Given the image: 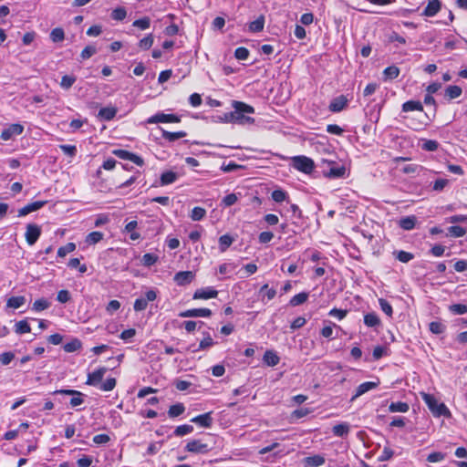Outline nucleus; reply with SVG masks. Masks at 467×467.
<instances>
[{
	"label": "nucleus",
	"instance_id": "1",
	"mask_svg": "<svg viewBox=\"0 0 467 467\" xmlns=\"http://www.w3.org/2000/svg\"><path fill=\"white\" fill-rule=\"evenodd\" d=\"M107 370V368L100 367L95 371L88 373L86 384L99 387V389L102 391H111L117 384L115 378H108L104 382H101Z\"/></svg>",
	"mask_w": 467,
	"mask_h": 467
},
{
	"label": "nucleus",
	"instance_id": "2",
	"mask_svg": "<svg viewBox=\"0 0 467 467\" xmlns=\"http://www.w3.org/2000/svg\"><path fill=\"white\" fill-rule=\"evenodd\" d=\"M420 395L434 417L450 418L451 416L447 406L442 402L440 403L433 395L425 392H421Z\"/></svg>",
	"mask_w": 467,
	"mask_h": 467
},
{
	"label": "nucleus",
	"instance_id": "3",
	"mask_svg": "<svg viewBox=\"0 0 467 467\" xmlns=\"http://www.w3.org/2000/svg\"><path fill=\"white\" fill-rule=\"evenodd\" d=\"M232 105L233 108L234 109V123H254V119L253 118L244 115L245 113L253 114L254 112V109L252 106L237 100H234Z\"/></svg>",
	"mask_w": 467,
	"mask_h": 467
},
{
	"label": "nucleus",
	"instance_id": "4",
	"mask_svg": "<svg viewBox=\"0 0 467 467\" xmlns=\"http://www.w3.org/2000/svg\"><path fill=\"white\" fill-rule=\"evenodd\" d=\"M322 173L324 177L328 179H339L345 177L346 167L337 163L335 161L321 160Z\"/></svg>",
	"mask_w": 467,
	"mask_h": 467
},
{
	"label": "nucleus",
	"instance_id": "5",
	"mask_svg": "<svg viewBox=\"0 0 467 467\" xmlns=\"http://www.w3.org/2000/svg\"><path fill=\"white\" fill-rule=\"evenodd\" d=\"M292 165L296 170L306 174H311L315 169L314 161L304 155L293 157Z\"/></svg>",
	"mask_w": 467,
	"mask_h": 467
},
{
	"label": "nucleus",
	"instance_id": "6",
	"mask_svg": "<svg viewBox=\"0 0 467 467\" xmlns=\"http://www.w3.org/2000/svg\"><path fill=\"white\" fill-rule=\"evenodd\" d=\"M157 293L158 291L152 288L144 294V297L137 298L133 305L134 310L137 312L145 310L149 302H152L157 299Z\"/></svg>",
	"mask_w": 467,
	"mask_h": 467
},
{
	"label": "nucleus",
	"instance_id": "7",
	"mask_svg": "<svg viewBox=\"0 0 467 467\" xmlns=\"http://www.w3.org/2000/svg\"><path fill=\"white\" fill-rule=\"evenodd\" d=\"M181 121V117L175 114H165L163 112L157 113L148 119L147 122L150 124L154 123H178Z\"/></svg>",
	"mask_w": 467,
	"mask_h": 467
},
{
	"label": "nucleus",
	"instance_id": "8",
	"mask_svg": "<svg viewBox=\"0 0 467 467\" xmlns=\"http://www.w3.org/2000/svg\"><path fill=\"white\" fill-rule=\"evenodd\" d=\"M54 395L56 394H62V395H69L72 396L70 400V405L72 407H78L84 402L83 396L84 394L81 393L78 390L75 389H57L53 392Z\"/></svg>",
	"mask_w": 467,
	"mask_h": 467
},
{
	"label": "nucleus",
	"instance_id": "9",
	"mask_svg": "<svg viewBox=\"0 0 467 467\" xmlns=\"http://www.w3.org/2000/svg\"><path fill=\"white\" fill-rule=\"evenodd\" d=\"M41 235V227L36 223H28L26 225V230L25 234V237L26 243L29 245H33L36 243L38 238Z\"/></svg>",
	"mask_w": 467,
	"mask_h": 467
},
{
	"label": "nucleus",
	"instance_id": "10",
	"mask_svg": "<svg viewBox=\"0 0 467 467\" xmlns=\"http://www.w3.org/2000/svg\"><path fill=\"white\" fill-rule=\"evenodd\" d=\"M24 131V126L19 123H14L4 129L1 132L0 138L3 140H9L16 136L21 135Z\"/></svg>",
	"mask_w": 467,
	"mask_h": 467
},
{
	"label": "nucleus",
	"instance_id": "11",
	"mask_svg": "<svg viewBox=\"0 0 467 467\" xmlns=\"http://www.w3.org/2000/svg\"><path fill=\"white\" fill-rule=\"evenodd\" d=\"M112 153L118 158H119L121 160L130 161L138 166H142L144 164V161L141 157H140L130 151H128L126 150H122V149L114 150L112 151Z\"/></svg>",
	"mask_w": 467,
	"mask_h": 467
},
{
	"label": "nucleus",
	"instance_id": "12",
	"mask_svg": "<svg viewBox=\"0 0 467 467\" xmlns=\"http://www.w3.org/2000/svg\"><path fill=\"white\" fill-rule=\"evenodd\" d=\"M194 273L192 271H181L175 274L173 280L181 286L189 285L194 279Z\"/></svg>",
	"mask_w": 467,
	"mask_h": 467
},
{
	"label": "nucleus",
	"instance_id": "13",
	"mask_svg": "<svg viewBox=\"0 0 467 467\" xmlns=\"http://www.w3.org/2000/svg\"><path fill=\"white\" fill-rule=\"evenodd\" d=\"M218 296V291L212 286L197 289L193 296V299H210L215 298Z\"/></svg>",
	"mask_w": 467,
	"mask_h": 467
},
{
	"label": "nucleus",
	"instance_id": "14",
	"mask_svg": "<svg viewBox=\"0 0 467 467\" xmlns=\"http://www.w3.org/2000/svg\"><path fill=\"white\" fill-rule=\"evenodd\" d=\"M185 451L193 453H206L209 451V448L206 443H202L200 440H192L186 444Z\"/></svg>",
	"mask_w": 467,
	"mask_h": 467
},
{
	"label": "nucleus",
	"instance_id": "15",
	"mask_svg": "<svg viewBox=\"0 0 467 467\" xmlns=\"http://www.w3.org/2000/svg\"><path fill=\"white\" fill-rule=\"evenodd\" d=\"M179 316L181 317H209L212 316V311L209 308H192L181 312Z\"/></svg>",
	"mask_w": 467,
	"mask_h": 467
},
{
	"label": "nucleus",
	"instance_id": "16",
	"mask_svg": "<svg viewBox=\"0 0 467 467\" xmlns=\"http://www.w3.org/2000/svg\"><path fill=\"white\" fill-rule=\"evenodd\" d=\"M441 9V3L440 0H428V4L421 13V16L432 17L436 16Z\"/></svg>",
	"mask_w": 467,
	"mask_h": 467
},
{
	"label": "nucleus",
	"instance_id": "17",
	"mask_svg": "<svg viewBox=\"0 0 467 467\" xmlns=\"http://www.w3.org/2000/svg\"><path fill=\"white\" fill-rule=\"evenodd\" d=\"M348 102V98L345 95H340L331 100L328 109L331 112H340L347 107Z\"/></svg>",
	"mask_w": 467,
	"mask_h": 467
},
{
	"label": "nucleus",
	"instance_id": "18",
	"mask_svg": "<svg viewBox=\"0 0 467 467\" xmlns=\"http://www.w3.org/2000/svg\"><path fill=\"white\" fill-rule=\"evenodd\" d=\"M47 202V201H36L28 203L18 210V216L23 217L29 214L30 213L36 212L45 206Z\"/></svg>",
	"mask_w": 467,
	"mask_h": 467
},
{
	"label": "nucleus",
	"instance_id": "19",
	"mask_svg": "<svg viewBox=\"0 0 467 467\" xmlns=\"http://www.w3.org/2000/svg\"><path fill=\"white\" fill-rule=\"evenodd\" d=\"M379 384V381H367V382H363L361 383L356 389V393L352 396L350 401H353L355 400L356 399H358V397H360L361 395L365 394L366 392L371 390V389H376Z\"/></svg>",
	"mask_w": 467,
	"mask_h": 467
},
{
	"label": "nucleus",
	"instance_id": "20",
	"mask_svg": "<svg viewBox=\"0 0 467 467\" xmlns=\"http://www.w3.org/2000/svg\"><path fill=\"white\" fill-rule=\"evenodd\" d=\"M191 421L200 427L210 428L213 423V419L212 417V412L210 411L192 418Z\"/></svg>",
	"mask_w": 467,
	"mask_h": 467
},
{
	"label": "nucleus",
	"instance_id": "21",
	"mask_svg": "<svg viewBox=\"0 0 467 467\" xmlns=\"http://www.w3.org/2000/svg\"><path fill=\"white\" fill-rule=\"evenodd\" d=\"M417 223V217L415 215L405 216L400 219L399 226L405 230L410 231L415 228Z\"/></svg>",
	"mask_w": 467,
	"mask_h": 467
},
{
	"label": "nucleus",
	"instance_id": "22",
	"mask_svg": "<svg viewBox=\"0 0 467 467\" xmlns=\"http://www.w3.org/2000/svg\"><path fill=\"white\" fill-rule=\"evenodd\" d=\"M423 101H424L425 105H432L433 106V110H432L431 116H430L429 114L425 113V119H427L425 124H428L429 122L432 121L433 119L435 118V116H436L437 103H436L435 99L432 97V94H429V93H427L424 96V100Z\"/></svg>",
	"mask_w": 467,
	"mask_h": 467
},
{
	"label": "nucleus",
	"instance_id": "23",
	"mask_svg": "<svg viewBox=\"0 0 467 467\" xmlns=\"http://www.w3.org/2000/svg\"><path fill=\"white\" fill-rule=\"evenodd\" d=\"M161 131V137L168 140L169 142H173L179 139H182V138H184L187 133L185 131H176V132H171V131H168L162 128H160Z\"/></svg>",
	"mask_w": 467,
	"mask_h": 467
},
{
	"label": "nucleus",
	"instance_id": "24",
	"mask_svg": "<svg viewBox=\"0 0 467 467\" xmlns=\"http://www.w3.org/2000/svg\"><path fill=\"white\" fill-rule=\"evenodd\" d=\"M116 114H117V109L115 107H105V108H101L99 109L98 117L101 120L109 121L112 119H114Z\"/></svg>",
	"mask_w": 467,
	"mask_h": 467
},
{
	"label": "nucleus",
	"instance_id": "25",
	"mask_svg": "<svg viewBox=\"0 0 467 467\" xmlns=\"http://www.w3.org/2000/svg\"><path fill=\"white\" fill-rule=\"evenodd\" d=\"M263 361L269 367H275L279 363L280 358L275 351L266 350L264 354Z\"/></svg>",
	"mask_w": 467,
	"mask_h": 467
},
{
	"label": "nucleus",
	"instance_id": "26",
	"mask_svg": "<svg viewBox=\"0 0 467 467\" xmlns=\"http://www.w3.org/2000/svg\"><path fill=\"white\" fill-rule=\"evenodd\" d=\"M423 111L422 103L419 100H408L402 104V111L410 112V111Z\"/></svg>",
	"mask_w": 467,
	"mask_h": 467
},
{
	"label": "nucleus",
	"instance_id": "27",
	"mask_svg": "<svg viewBox=\"0 0 467 467\" xmlns=\"http://www.w3.org/2000/svg\"><path fill=\"white\" fill-rule=\"evenodd\" d=\"M349 430V424L347 422H343L335 425L332 429V432L335 436L343 438L348 436Z\"/></svg>",
	"mask_w": 467,
	"mask_h": 467
},
{
	"label": "nucleus",
	"instance_id": "28",
	"mask_svg": "<svg viewBox=\"0 0 467 467\" xmlns=\"http://www.w3.org/2000/svg\"><path fill=\"white\" fill-rule=\"evenodd\" d=\"M304 461L306 465L309 467H319L325 463V458L319 454L306 457Z\"/></svg>",
	"mask_w": 467,
	"mask_h": 467
},
{
	"label": "nucleus",
	"instance_id": "29",
	"mask_svg": "<svg viewBox=\"0 0 467 467\" xmlns=\"http://www.w3.org/2000/svg\"><path fill=\"white\" fill-rule=\"evenodd\" d=\"M364 324L368 327H375L380 325V319L374 312L364 316Z\"/></svg>",
	"mask_w": 467,
	"mask_h": 467
},
{
	"label": "nucleus",
	"instance_id": "30",
	"mask_svg": "<svg viewBox=\"0 0 467 467\" xmlns=\"http://www.w3.org/2000/svg\"><path fill=\"white\" fill-rule=\"evenodd\" d=\"M462 93V89L461 87L456 85L448 86L445 89V97L448 99H454L459 98Z\"/></svg>",
	"mask_w": 467,
	"mask_h": 467
},
{
	"label": "nucleus",
	"instance_id": "31",
	"mask_svg": "<svg viewBox=\"0 0 467 467\" xmlns=\"http://www.w3.org/2000/svg\"><path fill=\"white\" fill-rule=\"evenodd\" d=\"M178 178V175L176 172L172 171H167L161 173V185H168L171 183H173Z\"/></svg>",
	"mask_w": 467,
	"mask_h": 467
},
{
	"label": "nucleus",
	"instance_id": "32",
	"mask_svg": "<svg viewBox=\"0 0 467 467\" xmlns=\"http://www.w3.org/2000/svg\"><path fill=\"white\" fill-rule=\"evenodd\" d=\"M26 303V297L23 296H11L7 299L6 306L14 309L21 307Z\"/></svg>",
	"mask_w": 467,
	"mask_h": 467
},
{
	"label": "nucleus",
	"instance_id": "33",
	"mask_svg": "<svg viewBox=\"0 0 467 467\" xmlns=\"http://www.w3.org/2000/svg\"><path fill=\"white\" fill-rule=\"evenodd\" d=\"M410 410V406L407 402L398 401L391 402L389 406L390 412H407Z\"/></svg>",
	"mask_w": 467,
	"mask_h": 467
},
{
	"label": "nucleus",
	"instance_id": "34",
	"mask_svg": "<svg viewBox=\"0 0 467 467\" xmlns=\"http://www.w3.org/2000/svg\"><path fill=\"white\" fill-rule=\"evenodd\" d=\"M15 332L18 335L30 333L31 327L26 319L20 320L15 324Z\"/></svg>",
	"mask_w": 467,
	"mask_h": 467
},
{
	"label": "nucleus",
	"instance_id": "35",
	"mask_svg": "<svg viewBox=\"0 0 467 467\" xmlns=\"http://www.w3.org/2000/svg\"><path fill=\"white\" fill-rule=\"evenodd\" d=\"M234 239L229 234H223L219 238V248L221 252H225L231 244L234 243Z\"/></svg>",
	"mask_w": 467,
	"mask_h": 467
},
{
	"label": "nucleus",
	"instance_id": "36",
	"mask_svg": "<svg viewBox=\"0 0 467 467\" xmlns=\"http://www.w3.org/2000/svg\"><path fill=\"white\" fill-rule=\"evenodd\" d=\"M308 298V293L306 292H301L296 296H294L290 301H289V305L291 306H300L302 304H304Z\"/></svg>",
	"mask_w": 467,
	"mask_h": 467
},
{
	"label": "nucleus",
	"instance_id": "37",
	"mask_svg": "<svg viewBox=\"0 0 467 467\" xmlns=\"http://www.w3.org/2000/svg\"><path fill=\"white\" fill-rule=\"evenodd\" d=\"M393 255L395 256V258L397 260H399L401 263H409L410 260H412L414 258L413 254H411L410 252L403 251V250L394 251Z\"/></svg>",
	"mask_w": 467,
	"mask_h": 467
},
{
	"label": "nucleus",
	"instance_id": "38",
	"mask_svg": "<svg viewBox=\"0 0 467 467\" xmlns=\"http://www.w3.org/2000/svg\"><path fill=\"white\" fill-rule=\"evenodd\" d=\"M184 411V405L182 403H176L169 408L168 415L170 418H175L182 415Z\"/></svg>",
	"mask_w": 467,
	"mask_h": 467
},
{
	"label": "nucleus",
	"instance_id": "39",
	"mask_svg": "<svg viewBox=\"0 0 467 467\" xmlns=\"http://www.w3.org/2000/svg\"><path fill=\"white\" fill-rule=\"evenodd\" d=\"M103 237L104 234L101 232H91L86 236L85 242L89 245H93L100 242Z\"/></svg>",
	"mask_w": 467,
	"mask_h": 467
},
{
	"label": "nucleus",
	"instance_id": "40",
	"mask_svg": "<svg viewBox=\"0 0 467 467\" xmlns=\"http://www.w3.org/2000/svg\"><path fill=\"white\" fill-rule=\"evenodd\" d=\"M159 260V256L155 254H151V253H148V254H145L140 262L142 264V265L146 266V267H150L151 265H155Z\"/></svg>",
	"mask_w": 467,
	"mask_h": 467
},
{
	"label": "nucleus",
	"instance_id": "41",
	"mask_svg": "<svg viewBox=\"0 0 467 467\" xmlns=\"http://www.w3.org/2000/svg\"><path fill=\"white\" fill-rule=\"evenodd\" d=\"M81 348V342L78 338H73L71 341L63 346V349L67 353L75 352Z\"/></svg>",
	"mask_w": 467,
	"mask_h": 467
},
{
	"label": "nucleus",
	"instance_id": "42",
	"mask_svg": "<svg viewBox=\"0 0 467 467\" xmlns=\"http://www.w3.org/2000/svg\"><path fill=\"white\" fill-rule=\"evenodd\" d=\"M265 26V17L264 16H260L257 19L251 22L249 25V29L251 32H261L264 29Z\"/></svg>",
	"mask_w": 467,
	"mask_h": 467
},
{
	"label": "nucleus",
	"instance_id": "43",
	"mask_svg": "<svg viewBox=\"0 0 467 467\" xmlns=\"http://www.w3.org/2000/svg\"><path fill=\"white\" fill-rule=\"evenodd\" d=\"M259 294L263 296L262 301H264L265 297H266L268 300H272L275 296L276 291L274 288H269L268 285L265 284L261 286Z\"/></svg>",
	"mask_w": 467,
	"mask_h": 467
},
{
	"label": "nucleus",
	"instance_id": "44",
	"mask_svg": "<svg viewBox=\"0 0 467 467\" xmlns=\"http://www.w3.org/2000/svg\"><path fill=\"white\" fill-rule=\"evenodd\" d=\"M76 80H77V78L75 76H73V75H65L61 78L60 87L63 89L67 90V89H69L74 85Z\"/></svg>",
	"mask_w": 467,
	"mask_h": 467
},
{
	"label": "nucleus",
	"instance_id": "45",
	"mask_svg": "<svg viewBox=\"0 0 467 467\" xmlns=\"http://www.w3.org/2000/svg\"><path fill=\"white\" fill-rule=\"evenodd\" d=\"M271 197L275 202H282L287 201L288 194L285 191L277 189L272 192Z\"/></svg>",
	"mask_w": 467,
	"mask_h": 467
},
{
	"label": "nucleus",
	"instance_id": "46",
	"mask_svg": "<svg viewBox=\"0 0 467 467\" xmlns=\"http://www.w3.org/2000/svg\"><path fill=\"white\" fill-rule=\"evenodd\" d=\"M49 306H50V303L47 299L40 298V299L36 300L33 303L32 310H34L36 312H40V311L47 309Z\"/></svg>",
	"mask_w": 467,
	"mask_h": 467
},
{
	"label": "nucleus",
	"instance_id": "47",
	"mask_svg": "<svg viewBox=\"0 0 467 467\" xmlns=\"http://www.w3.org/2000/svg\"><path fill=\"white\" fill-rule=\"evenodd\" d=\"M193 431V427L189 424L180 425L176 427L173 434L177 437H182L187 434H190Z\"/></svg>",
	"mask_w": 467,
	"mask_h": 467
},
{
	"label": "nucleus",
	"instance_id": "48",
	"mask_svg": "<svg viewBox=\"0 0 467 467\" xmlns=\"http://www.w3.org/2000/svg\"><path fill=\"white\" fill-rule=\"evenodd\" d=\"M50 39L54 43L61 42L65 39V32L61 27L54 28L50 33Z\"/></svg>",
	"mask_w": 467,
	"mask_h": 467
},
{
	"label": "nucleus",
	"instance_id": "49",
	"mask_svg": "<svg viewBox=\"0 0 467 467\" xmlns=\"http://www.w3.org/2000/svg\"><path fill=\"white\" fill-rule=\"evenodd\" d=\"M386 79H394L400 75V68L396 66H389L383 71Z\"/></svg>",
	"mask_w": 467,
	"mask_h": 467
},
{
	"label": "nucleus",
	"instance_id": "50",
	"mask_svg": "<svg viewBox=\"0 0 467 467\" xmlns=\"http://www.w3.org/2000/svg\"><path fill=\"white\" fill-rule=\"evenodd\" d=\"M204 335L205 337H203V339L201 340L198 348L192 349L193 352L201 349H206L214 344L209 333H204Z\"/></svg>",
	"mask_w": 467,
	"mask_h": 467
},
{
	"label": "nucleus",
	"instance_id": "51",
	"mask_svg": "<svg viewBox=\"0 0 467 467\" xmlns=\"http://www.w3.org/2000/svg\"><path fill=\"white\" fill-rule=\"evenodd\" d=\"M206 215V210L202 207L196 206L192 210L191 219L192 221H201Z\"/></svg>",
	"mask_w": 467,
	"mask_h": 467
},
{
	"label": "nucleus",
	"instance_id": "52",
	"mask_svg": "<svg viewBox=\"0 0 467 467\" xmlns=\"http://www.w3.org/2000/svg\"><path fill=\"white\" fill-rule=\"evenodd\" d=\"M439 148V142L434 140H423L421 149L426 151H435Z\"/></svg>",
	"mask_w": 467,
	"mask_h": 467
},
{
	"label": "nucleus",
	"instance_id": "53",
	"mask_svg": "<svg viewBox=\"0 0 467 467\" xmlns=\"http://www.w3.org/2000/svg\"><path fill=\"white\" fill-rule=\"evenodd\" d=\"M132 26L141 30H146L150 26V18L149 16H144L137 19L133 22Z\"/></svg>",
	"mask_w": 467,
	"mask_h": 467
},
{
	"label": "nucleus",
	"instance_id": "54",
	"mask_svg": "<svg viewBox=\"0 0 467 467\" xmlns=\"http://www.w3.org/2000/svg\"><path fill=\"white\" fill-rule=\"evenodd\" d=\"M450 312L453 315H464L467 313V305L465 304H453L449 306Z\"/></svg>",
	"mask_w": 467,
	"mask_h": 467
},
{
	"label": "nucleus",
	"instance_id": "55",
	"mask_svg": "<svg viewBox=\"0 0 467 467\" xmlns=\"http://www.w3.org/2000/svg\"><path fill=\"white\" fill-rule=\"evenodd\" d=\"M465 233L466 230L462 226L453 225L448 228V235L452 237H462L465 234Z\"/></svg>",
	"mask_w": 467,
	"mask_h": 467
},
{
	"label": "nucleus",
	"instance_id": "56",
	"mask_svg": "<svg viewBox=\"0 0 467 467\" xmlns=\"http://www.w3.org/2000/svg\"><path fill=\"white\" fill-rule=\"evenodd\" d=\"M76 249L74 243H67L66 245L61 246L57 250V255L59 257H65L67 254L72 253Z\"/></svg>",
	"mask_w": 467,
	"mask_h": 467
},
{
	"label": "nucleus",
	"instance_id": "57",
	"mask_svg": "<svg viewBox=\"0 0 467 467\" xmlns=\"http://www.w3.org/2000/svg\"><path fill=\"white\" fill-rule=\"evenodd\" d=\"M153 45V36L152 34H149L145 37L140 40L139 47L143 50L150 49Z\"/></svg>",
	"mask_w": 467,
	"mask_h": 467
},
{
	"label": "nucleus",
	"instance_id": "58",
	"mask_svg": "<svg viewBox=\"0 0 467 467\" xmlns=\"http://www.w3.org/2000/svg\"><path fill=\"white\" fill-rule=\"evenodd\" d=\"M430 330L431 333L440 335L442 334L445 331V326L438 321H433L430 323Z\"/></svg>",
	"mask_w": 467,
	"mask_h": 467
},
{
	"label": "nucleus",
	"instance_id": "59",
	"mask_svg": "<svg viewBox=\"0 0 467 467\" xmlns=\"http://www.w3.org/2000/svg\"><path fill=\"white\" fill-rule=\"evenodd\" d=\"M379 304L380 306L381 310L389 317L393 315V309L391 305L384 298L379 299Z\"/></svg>",
	"mask_w": 467,
	"mask_h": 467
},
{
	"label": "nucleus",
	"instance_id": "60",
	"mask_svg": "<svg viewBox=\"0 0 467 467\" xmlns=\"http://www.w3.org/2000/svg\"><path fill=\"white\" fill-rule=\"evenodd\" d=\"M127 16V11L124 7H117L111 13V17L114 20L121 21Z\"/></svg>",
	"mask_w": 467,
	"mask_h": 467
},
{
	"label": "nucleus",
	"instance_id": "61",
	"mask_svg": "<svg viewBox=\"0 0 467 467\" xmlns=\"http://www.w3.org/2000/svg\"><path fill=\"white\" fill-rule=\"evenodd\" d=\"M249 50L246 47H240L234 51V57L239 60H245L249 57Z\"/></svg>",
	"mask_w": 467,
	"mask_h": 467
},
{
	"label": "nucleus",
	"instance_id": "62",
	"mask_svg": "<svg viewBox=\"0 0 467 467\" xmlns=\"http://www.w3.org/2000/svg\"><path fill=\"white\" fill-rule=\"evenodd\" d=\"M60 150L64 154L74 157L77 154V147L75 145L62 144L59 145Z\"/></svg>",
	"mask_w": 467,
	"mask_h": 467
},
{
	"label": "nucleus",
	"instance_id": "63",
	"mask_svg": "<svg viewBox=\"0 0 467 467\" xmlns=\"http://www.w3.org/2000/svg\"><path fill=\"white\" fill-rule=\"evenodd\" d=\"M97 53V48L93 46H87L80 54L82 59H88Z\"/></svg>",
	"mask_w": 467,
	"mask_h": 467
},
{
	"label": "nucleus",
	"instance_id": "64",
	"mask_svg": "<svg viewBox=\"0 0 467 467\" xmlns=\"http://www.w3.org/2000/svg\"><path fill=\"white\" fill-rule=\"evenodd\" d=\"M238 201V197L235 193H230L223 197L222 203L224 206H232Z\"/></svg>",
	"mask_w": 467,
	"mask_h": 467
}]
</instances>
